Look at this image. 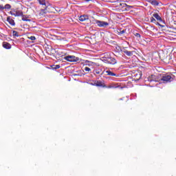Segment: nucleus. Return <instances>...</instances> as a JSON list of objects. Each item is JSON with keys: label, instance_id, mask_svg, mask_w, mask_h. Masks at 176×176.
I'll use <instances>...</instances> for the list:
<instances>
[{"label": "nucleus", "instance_id": "obj_7", "mask_svg": "<svg viewBox=\"0 0 176 176\" xmlns=\"http://www.w3.org/2000/svg\"><path fill=\"white\" fill-rule=\"evenodd\" d=\"M96 23L98 25V27H102L104 28L108 27L109 25V23L108 22L102 21H99L96 20Z\"/></svg>", "mask_w": 176, "mask_h": 176}, {"label": "nucleus", "instance_id": "obj_10", "mask_svg": "<svg viewBox=\"0 0 176 176\" xmlns=\"http://www.w3.org/2000/svg\"><path fill=\"white\" fill-rule=\"evenodd\" d=\"M110 57L111 54L109 53L106 52L103 54V57H102V61L104 63V61H107V60H108V58Z\"/></svg>", "mask_w": 176, "mask_h": 176}, {"label": "nucleus", "instance_id": "obj_25", "mask_svg": "<svg viewBox=\"0 0 176 176\" xmlns=\"http://www.w3.org/2000/svg\"><path fill=\"white\" fill-rule=\"evenodd\" d=\"M12 36H17V37H19V32H17V31L13 30V31H12Z\"/></svg>", "mask_w": 176, "mask_h": 176}, {"label": "nucleus", "instance_id": "obj_34", "mask_svg": "<svg viewBox=\"0 0 176 176\" xmlns=\"http://www.w3.org/2000/svg\"><path fill=\"white\" fill-rule=\"evenodd\" d=\"M158 25H160V27H162V28L164 27V25H161L160 23H158Z\"/></svg>", "mask_w": 176, "mask_h": 176}, {"label": "nucleus", "instance_id": "obj_1", "mask_svg": "<svg viewBox=\"0 0 176 176\" xmlns=\"http://www.w3.org/2000/svg\"><path fill=\"white\" fill-rule=\"evenodd\" d=\"M111 2L116 5V8H118L120 12H126L128 9L133 8V6H128L125 3H122V0H113L111 1Z\"/></svg>", "mask_w": 176, "mask_h": 176}, {"label": "nucleus", "instance_id": "obj_14", "mask_svg": "<svg viewBox=\"0 0 176 176\" xmlns=\"http://www.w3.org/2000/svg\"><path fill=\"white\" fill-rule=\"evenodd\" d=\"M3 47H4V49H12V45H10V43H8V42H3Z\"/></svg>", "mask_w": 176, "mask_h": 176}, {"label": "nucleus", "instance_id": "obj_21", "mask_svg": "<svg viewBox=\"0 0 176 176\" xmlns=\"http://www.w3.org/2000/svg\"><path fill=\"white\" fill-rule=\"evenodd\" d=\"M124 32H126V30H122V29L117 30V34L118 35H123V34H124Z\"/></svg>", "mask_w": 176, "mask_h": 176}, {"label": "nucleus", "instance_id": "obj_29", "mask_svg": "<svg viewBox=\"0 0 176 176\" xmlns=\"http://www.w3.org/2000/svg\"><path fill=\"white\" fill-rule=\"evenodd\" d=\"M150 20H151V23H156V19H155L154 16L151 17L150 19Z\"/></svg>", "mask_w": 176, "mask_h": 176}, {"label": "nucleus", "instance_id": "obj_24", "mask_svg": "<svg viewBox=\"0 0 176 176\" xmlns=\"http://www.w3.org/2000/svg\"><path fill=\"white\" fill-rule=\"evenodd\" d=\"M51 67L52 69H59V68H60V65H52Z\"/></svg>", "mask_w": 176, "mask_h": 176}, {"label": "nucleus", "instance_id": "obj_22", "mask_svg": "<svg viewBox=\"0 0 176 176\" xmlns=\"http://www.w3.org/2000/svg\"><path fill=\"white\" fill-rule=\"evenodd\" d=\"M148 82H155L156 81V78H155V75H151L148 78Z\"/></svg>", "mask_w": 176, "mask_h": 176}, {"label": "nucleus", "instance_id": "obj_13", "mask_svg": "<svg viewBox=\"0 0 176 176\" xmlns=\"http://www.w3.org/2000/svg\"><path fill=\"white\" fill-rule=\"evenodd\" d=\"M89 19V16L87 15H81L79 16L78 20L80 21H86V20Z\"/></svg>", "mask_w": 176, "mask_h": 176}, {"label": "nucleus", "instance_id": "obj_5", "mask_svg": "<svg viewBox=\"0 0 176 176\" xmlns=\"http://www.w3.org/2000/svg\"><path fill=\"white\" fill-rule=\"evenodd\" d=\"M11 16H14L15 17H21L23 16V11L19 10H14L10 12Z\"/></svg>", "mask_w": 176, "mask_h": 176}, {"label": "nucleus", "instance_id": "obj_28", "mask_svg": "<svg viewBox=\"0 0 176 176\" xmlns=\"http://www.w3.org/2000/svg\"><path fill=\"white\" fill-rule=\"evenodd\" d=\"M30 41H36V38L34 36H31L30 37H28Z\"/></svg>", "mask_w": 176, "mask_h": 176}, {"label": "nucleus", "instance_id": "obj_17", "mask_svg": "<svg viewBox=\"0 0 176 176\" xmlns=\"http://www.w3.org/2000/svg\"><path fill=\"white\" fill-rule=\"evenodd\" d=\"M93 86H96L97 87H102V82L100 80L95 81L94 84H92Z\"/></svg>", "mask_w": 176, "mask_h": 176}, {"label": "nucleus", "instance_id": "obj_27", "mask_svg": "<svg viewBox=\"0 0 176 176\" xmlns=\"http://www.w3.org/2000/svg\"><path fill=\"white\" fill-rule=\"evenodd\" d=\"M84 71H85L86 72H90V71H91V69H90V67H85L84 68Z\"/></svg>", "mask_w": 176, "mask_h": 176}, {"label": "nucleus", "instance_id": "obj_8", "mask_svg": "<svg viewBox=\"0 0 176 176\" xmlns=\"http://www.w3.org/2000/svg\"><path fill=\"white\" fill-rule=\"evenodd\" d=\"M104 63H105V64H111V65H115V64H116V59L110 56Z\"/></svg>", "mask_w": 176, "mask_h": 176}, {"label": "nucleus", "instance_id": "obj_12", "mask_svg": "<svg viewBox=\"0 0 176 176\" xmlns=\"http://www.w3.org/2000/svg\"><path fill=\"white\" fill-rule=\"evenodd\" d=\"M7 21L10 24V25H16V23L14 22V20L12 19L10 16L7 17Z\"/></svg>", "mask_w": 176, "mask_h": 176}, {"label": "nucleus", "instance_id": "obj_32", "mask_svg": "<svg viewBox=\"0 0 176 176\" xmlns=\"http://www.w3.org/2000/svg\"><path fill=\"white\" fill-rule=\"evenodd\" d=\"M3 9H5V7L3 5H0V10H3Z\"/></svg>", "mask_w": 176, "mask_h": 176}, {"label": "nucleus", "instance_id": "obj_9", "mask_svg": "<svg viewBox=\"0 0 176 176\" xmlns=\"http://www.w3.org/2000/svg\"><path fill=\"white\" fill-rule=\"evenodd\" d=\"M43 8H44V9L41 10L39 12L40 16H45V14H46L47 13V12H49V10H47V6H44Z\"/></svg>", "mask_w": 176, "mask_h": 176}, {"label": "nucleus", "instance_id": "obj_35", "mask_svg": "<svg viewBox=\"0 0 176 176\" xmlns=\"http://www.w3.org/2000/svg\"><path fill=\"white\" fill-rule=\"evenodd\" d=\"M58 41H63L62 38H58Z\"/></svg>", "mask_w": 176, "mask_h": 176}, {"label": "nucleus", "instance_id": "obj_3", "mask_svg": "<svg viewBox=\"0 0 176 176\" xmlns=\"http://www.w3.org/2000/svg\"><path fill=\"white\" fill-rule=\"evenodd\" d=\"M174 78H175V76L173 75L164 74L160 80L162 83H171V82L174 81Z\"/></svg>", "mask_w": 176, "mask_h": 176}, {"label": "nucleus", "instance_id": "obj_26", "mask_svg": "<svg viewBox=\"0 0 176 176\" xmlns=\"http://www.w3.org/2000/svg\"><path fill=\"white\" fill-rule=\"evenodd\" d=\"M12 8V6H10V4H6L4 6V9H11Z\"/></svg>", "mask_w": 176, "mask_h": 176}, {"label": "nucleus", "instance_id": "obj_20", "mask_svg": "<svg viewBox=\"0 0 176 176\" xmlns=\"http://www.w3.org/2000/svg\"><path fill=\"white\" fill-rule=\"evenodd\" d=\"M107 89H118V87H120L119 85H116V84H112L107 87Z\"/></svg>", "mask_w": 176, "mask_h": 176}, {"label": "nucleus", "instance_id": "obj_19", "mask_svg": "<svg viewBox=\"0 0 176 176\" xmlns=\"http://www.w3.org/2000/svg\"><path fill=\"white\" fill-rule=\"evenodd\" d=\"M21 17H22L23 21H31V19H28V15H24V13L22 14V16Z\"/></svg>", "mask_w": 176, "mask_h": 176}, {"label": "nucleus", "instance_id": "obj_2", "mask_svg": "<svg viewBox=\"0 0 176 176\" xmlns=\"http://www.w3.org/2000/svg\"><path fill=\"white\" fill-rule=\"evenodd\" d=\"M159 57L164 63H168L169 60H171V56H170V54L167 50L160 51Z\"/></svg>", "mask_w": 176, "mask_h": 176}, {"label": "nucleus", "instance_id": "obj_36", "mask_svg": "<svg viewBox=\"0 0 176 176\" xmlns=\"http://www.w3.org/2000/svg\"><path fill=\"white\" fill-rule=\"evenodd\" d=\"M88 63H89V64H93V63L90 61H88Z\"/></svg>", "mask_w": 176, "mask_h": 176}, {"label": "nucleus", "instance_id": "obj_16", "mask_svg": "<svg viewBox=\"0 0 176 176\" xmlns=\"http://www.w3.org/2000/svg\"><path fill=\"white\" fill-rule=\"evenodd\" d=\"M94 75H102V71L101 70V69H96L94 70Z\"/></svg>", "mask_w": 176, "mask_h": 176}, {"label": "nucleus", "instance_id": "obj_6", "mask_svg": "<svg viewBox=\"0 0 176 176\" xmlns=\"http://www.w3.org/2000/svg\"><path fill=\"white\" fill-rule=\"evenodd\" d=\"M65 60L69 61V63H76L79 60V58L75 56H67L65 57Z\"/></svg>", "mask_w": 176, "mask_h": 176}, {"label": "nucleus", "instance_id": "obj_30", "mask_svg": "<svg viewBox=\"0 0 176 176\" xmlns=\"http://www.w3.org/2000/svg\"><path fill=\"white\" fill-rule=\"evenodd\" d=\"M134 35L136 38H141V34H140V33H135Z\"/></svg>", "mask_w": 176, "mask_h": 176}, {"label": "nucleus", "instance_id": "obj_11", "mask_svg": "<svg viewBox=\"0 0 176 176\" xmlns=\"http://www.w3.org/2000/svg\"><path fill=\"white\" fill-rule=\"evenodd\" d=\"M153 17L156 19V20H157V21H160V23H162L163 21V19H162V17L157 13L153 14Z\"/></svg>", "mask_w": 176, "mask_h": 176}, {"label": "nucleus", "instance_id": "obj_18", "mask_svg": "<svg viewBox=\"0 0 176 176\" xmlns=\"http://www.w3.org/2000/svg\"><path fill=\"white\" fill-rule=\"evenodd\" d=\"M149 3L153 6H159V1L156 0H149Z\"/></svg>", "mask_w": 176, "mask_h": 176}, {"label": "nucleus", "instance_id": "obj_15", "mask_svg": "<svg viewBox=\"0 0 176 176\" xmlns=\"http://www.w3.org/2000/svg\"><path fill=\"white\" fill-rule=\"evenodd\" d=\"M106 74L107 75H108L109 76H116L118 78V76H119V75L112 72L111 70H107L106 71Z\"/></svg>", "mask_w": 176, "mask_h": 176}, {"label": "nucleus", "instance_id": "obj_23", "mask_svg": "<svg viewBox=\"0 0 176 176\" xmlns=\"http://www.w3.org/2000/svg\"><path fill=\"white\" fill-rule=\"evenodd\" d=\"M40 5H42V6H46V0H38Z\"/></svg>", "mask_w": 176, "mask_h": 176}, {"label": "nucleus", "instance_id": "obj_4", "mask_svg": "<svg viewBox=\"0 0 176 176\" xmlns=\"http://www.w3.org/2000/svg\"><path fill=\"white\" fill-rule=\"evenodd\" d=\"M121 52H122V53H124V54H126V56H128V57H131V56H133V54H134V51H131L130 47H121Z\"/></svg>", "mask_w": 176, "mask_h": 176}, {"label": "nucleus", "instance_id": "obj_33", "mask_svg": "<svg viewBox=\"0 0 176 176\" xmlns=\"http://www.w3.org/2000/svg\"><path fill=\"white\" fill-rule=\"evenodd\" d=\"M140 79H141V75L140 74H139V77H138V78H137V80H140Z\"/></svg>", "mask_w": 176, "mask_h": 176}, {"label": "nucleus", "instance_id": "obj_31", "mask_svg": "<svg viewBox=\"0 0 176 176\" xmlns=\"http://www.w3.org/2000/svg\"><path fill=\"white\" fill-rule=\"evenodd\" d=\"M56 53H57V54H58V56H63V55H61L62 52L58 50L56 51Z\"/></svg>", "mask_w": 176, "mask_h": 176}]
</instances>
